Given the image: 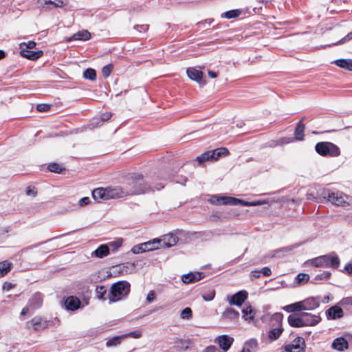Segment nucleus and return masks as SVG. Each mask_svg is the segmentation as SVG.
<instances>
[{
	"instance_id": "obj_1",
	"label": "nucleus",
	"mask_w": 352,
	"mask_h": 352,
	"mask_svg": "<svg viewBox=\"0 0 352 352\" xmlns=\"http://www.w3.org/2000/svg\"><path fill=\"white\" fill-rule=\"evenodd\" d=\"M131 285L126 280L113 283L110 289L108 298L110 302L125 298L130 292Z\"/></svg>"
},
{
	"instance_id": "obj_2",
	"label": "nucleus",
	"mask_w": 352,
	"mask_h": 352,
	"mask_svg": "<svg viewBox=\"0 0 352 352\" xmlns=\"http://www.w3.org/2000/svg\"><path fill=\"white\" fill-rule=\"evenodd\" d=\"M309 263L316 267H331L336 269L339 267L340 261L335 252L320 256L309 261Z\"/></svg>"
},
{
	"instance_id": "obj_3",
	"label": "nucleus",
	"mask_w": 352,
	"mask_h": 352,
	"mask_svg": "<svg viewBox=\"0 0 352 352\" xmlns=\"http://www.w3.org/2000/svg\"><path fill=\"white\" fill-rule=\"evenodd\" d=\"M316 151L322 156L329 155L336 157L340 155V148L334 144L329 142H321L316 144Z\"/></svg>"
},
{
	"instance_id": "obj_4",
	"label": "nucleus",
	"mask_w": 352,
	"mask_h": 352,
	"mask_svg": "<svg viewBox=\"0 0 352 352\" xmlns=\"http://www.w3.org/2000/svg\"><path fill=\"white\" fill-rule=\"evenodd\" d=\"M328 201L337 206H352V197L342 192H328Z\"/></svg>"
},
{
	"instance_id": "obj_5",
	"label": "nucleus",
	"mask_w": 352,
	"mask_h": 352,
	"mask_svg": "<svg viewBox=\"0 0 352 352\" xmlns=\"http://www.w3.org/2000/svg\"><path fill=\"white\" fill-rule=\"evenodd\" d=\"M162 241L159 239H153L147 242L142 243L134 245L131 252L133 254H138L140 253L145 252L146 251H153L160 248Z\"/></svg>"
},
{
	"instance_id": "obj_6",
	"label": "nucleus",
	"mask_w": 352,
	"mask_h": 352,
	"mask_svg": "<svg viewBox=\"0 0 352 352\" xmlns=\"http://www.w3.org/2000/svg\"><path fill=\"white\" fill-rule=\"evenodd\" d=\"M132 187L130 188L128 194L131 195H140L145 193L148 191V186L144 183L142 180V175L140 174L135 175L134 179L129 183Z\"/></svg>"
},
{
	"instance_id": "obj_7",
	"label": "nucleus",
	"mask_w": 352,
	"mask_h": 352,
	"mask_svg": "<svg viewBox=\"0 0 352 352\" xmlns=\"http://www.w3.org/2000/svg\"><path fill=\"white\" fill-rule=\"evenodd\" d=\"M48 327V322L40 316H35L32 320L26 322V327L28 329H33L35 331H39L46 329Z\"/></svg>"
},
{
	"instance_id": "obj_8",
	"label": "nucleus",
	"mask_w": 352,
	"mask_h": 352,
	"mask_svg": "<svg viewBox=\"0 0 352 352\" xmlns=\"http://www.w3.org/2000/svg\"><path fill=\"white\" fill-rule=\"evenodd\" d=\"M248 293L245 290H241L228 299L229 304L231 305L241 306L245 300L248 298Z\"/></svg>"
},
{
	"instance_id": "obj_9",
	"label": "nucleus",
	"mask_w": 352,
	"mask_h": 352,
	"mask_svg": "<svg viewBox=\"0 0 352 352\" xmlns=\"http://www.w3.org/2000/svg\"><path fill=\"white\" fill-rule=\"evenodd\" d=\"M301 316L303 319V323H305V327L306 326H315L318 324L321 318L317 315H313L307 312H302Z\"/></svg>"
},
{
	"instance_id": "obj_10",
	"label": "nucleus",
	"mask_w": 352,
	"mask_h": 352,
	"mask_svg": "<svg viewBox=\"0 0 352 352\" xmlns=\"http://www.w3.org/2000/svg\"><path fill=\"white\" fill-rule=\"evenodd\" d=\"M186 73L189 78L195 80L199 84L204 85L206 82L203 80V72L200 69H197L195 67H189L186 70Z\"/></svg>"
},
{
	"instance_id": "obj_11",
	"label": "nucleus",
	"mask_w": 352,
	"mask_h": 352,
	"mask_svg": "<svg viewBox=\"0 0 352 352\" xmlns=\"http://www.w3.org/2000/svg\"><path fill=\"white\" fill-rule=\"evenodd\" d=\"M127 195L128 192L124 191L120 187L107 188V200L111 199L121 198Z\"/></svg>"
},
{
	"instance_id": "obj_12",
	"label": "nucleus",
	"mask_w": 352,
	"mask_h": 352,
	"mask_svg": "<svg viewBox=\"0 0 352 352\" xmlns=\"http://www.w3.org/2000/svg\"><path fill=\"white\" fill-rule=\"evenodd\" d=\"M43 303V295L39 292L34 294L28 302V306L32 310H35L41 307Z\"/></svg>"
},
{
	"instance_id": "obj_13",
	"label": "nucleus",
	"mask_w": 352,
	"mask_h": 352,
	"mask_svg": "<svg viewBox=\"0 0 352 352\" xmlns=\"http://www.w3.org/2000/svg\"><path fill=\"white\" fill-rule=\"evenodd\" d=\"M233 341L234 339L227 335L220 336L216 340V342L218 343L220 348L224 351H227L230 348Z\"/></svg>"
},
{
	"instance_id": "obj_14",
	"label": "nucleus",
	"mask_w": 352,
	"mask_h": 352,
	"mask_svg": "<svg viewBox=\"0 0 352 352\" xmlns=\"http://www.w3.org/2000/svg\"><path fill=\"white\" fill-rule=\"evenodd\" d=\"M204 277L203 272H190L186 274H184L182 276V280L184 283L188 284L200 280Z\"/></svg>"
},
{
	"instance_id": "obj_15",
	"label": "nucleus",
	"mask_w": 352,
	"mask_h": 352,
	"mask_svg": "<svg viewBox=\"0 0 352 352\" xmlns=\"http://www.w3.org/2000/svg\"><path fill=\"white\" fill-rule=\"evenodd\" d=\"M64 303L65 309L69 311H76L80 306V300L77 297L73 296L67 297L65 300Z\"/></svg>"
},
{
	"instance_id": "obj_16",
	"label": "nucleus",
	"mask_w": 352,
	"mask_h": 352,
	"mask_svg": "<svg viewBox=\"0 0 352 352\" xmlns=\"http://www.w3.org/2000/svg\"><path fill=\"white\" fill-rule=\"evenodd\" d=\"M328 319L335 320L341 318L343 316V310L340 306H333L326 311Z\"/></svg>"
},
{
	"instance_id": "obj_17",
	"label": "nucleus",
	"mask_w": 352,
	"mask_h": 352,
	"mask_svg": "<svg viewBox=\"0 0 352 352\" xmlns=\"http://www.w3.org/2000/svg\"><path fill=\"white\" fill-rule=\"evenodd\" d=\"M20 54L29 60H36L43 56L41 50L33 51L32 50H20Z\"/></svg>"
},
{
	"instance_id": "obj_18",
	"label": "nucleus",
	"mask_w": 352,
	"mask_h": 352,
	"mask_svg": "<svg viewBox=\"0 0 352 352\" xmlns=\"http://www.w3.org/2000/svg\"><path fill=\"white\" fill-rule=\"evenodd\" d=\"M162 241L161 248H170L175 245L178 241V237L173 234L164 235Z\"/></svg>"
},
{
	"instance_id": "obj_19",
	"label": "nucleus",
	"mask_w": 352,
	"mask_h": 352,
	"mask_svg": "<svg viewBox=\"0 0 352 352\" xmlns=\"http://www.w3.org/2000/svg\"><path fill=\"white\" fill-rule=\"evenodd\" d=\"M303 310H314L320 305V300L316 298H308L302 300Z\"/></svg>"
},
{
	"instance_id": "obj_20",
	"label": "nucleus",
	"mask_w": 352,
	"mask_h": 352,
	"mask_svg": "<svg viewBox=\"0 0 352 352\" xmlns=\"http://www.w3.org/2000/svg\"><path fill=\"white\" fill-rule=\"evenodd\" d=\"M230 202V205L232 206H236V205H241L244 206H259L262 204V202L258 201H246L243 199H237L235 197H230V198L228 199Z\"/></svg>"
},
{
	"instance_id": "obj_21",
	"label": "nucleus",
	"mask_w": 352,
	"mask_h": 352,
	"mask_svg": "<svg viewBox=\"0 0 352 352\" xmlns=\"http://www.w3.org/2000/svg\"><path fill=\"white\" fill-rule=\"evenodd\" d=\"M289 324L292 327L299 328L305 327L303 319L300 314L299 316L296 314H291L287 318Z\"/></svg>"
},
{
	"instance_id": "obj_22",
	"label": "nucleus",
	"mask_w": 352,
	"mask_h": 352,
	"mask_svg": "<svg viewBox=\"0 0 352 352\" xmlns=\"http://www.w3.org/2000/svg\"><path fill=\"white\" fill-rule=\"evenodd\" d=\"M348 346V342L342 337L335 339L332 343V348L338 351H344Z\"/></svg>"
},
{
	"instance_id": "obj_23",
	"label": "nucleus",
	"mask_w": 352,
	"mask_h": 352,
	"mask_svg": "<svg viewBox=\"0 0 352 352\" xmlns=\"http://www.w3.org/2000/svg\"><path fill=\"white\" fill-rule=\"evenodd\" d=\"M92 197L97 201L107 200V188H98L92 191Z\"/></svg>"
},
{
	"instance_id": "obj_24",
	"label": "nucleus",
	"mask_w": 352,
	"mask_h": 352,
	"mask_svg": "<svg viewBox=\"0 0 352 352\" xmlns=\"http://www.w3.org/2000/svg\"><path fill=\"white\" fill-rule=\"evenodd\" d=\"M230 198L228 196H219V195H213L209 199V201L213 205H230L228 202L230 201L227 199Z\"/></svg>"
},
{
	"instance_id": "obj_25",
	"label": "nucleus",
	"mask_w": 352,
	"mask_h": 352,
	"mask_svg": "<svg viewBox=\"0 0 352 352\" xmlns=\"http://www.w3.org/2000/svg\"><path fill=\"white\" fill-rule=\"evenodd\" d=\"M300 342L304 344L302 339H298V343H292L285 346V350L287 352H305L303 347L300 346Z\"/></svg>"
},
{
	"instance_id": "obj_26",
	"label": "nucleus",
	"mask_w": 352,
	"mask_h": 352,
	"mask_svg": "<svg viewBox=\"0 0 352 352\" xmlns=\"http://www.w3.org/2000/svg\"><path fill=\"white\" fill-rule=\"evenodd\" d=\"M91 38V33L88 32L87 30H82L76 32V34H73L69 41H88Z\"/></svg>"
},
{
	"instance_id": "obj_27",
	"label": "nucleus",
	"mask_w": 352,
	"mask_h": 352,
	"mask_svg": "<svg viewBox=\"0 0 352 352\" xmlns=\"http://www.w3.org/2000/svg\"><path fill=\"white\" fill-rule=\"evenodd\" d=\"M334 63L346 70L352 71V59H338L334 61Z\"/></svg>"
},
{
	"instance_id": "obj_28",
	"label": "nucleus",
	"mask_w": 352,
	"mask_h": 352,
	"mask_svg": "<svg viewBox=\"0 0 352 352\" xmlns=\"http://www.w3.org/2000/svg\"><path fill=\"white\" fill-rule=\"evenodd\" d=\"M109 254V248L107 245H100L93 253L98 258H103Z\"/></svg>"
},
{
	"instance_id": "obj_29",
	"label": "nucleus",
	"mask_w": 352,
	"mask_h": 352,
	"mask_svg": "<svg viewBox=\"0 0 352 352\" xmlns=\"http://www.w3.org/2000/svg\"><path fill=\"white\" fill-rule=\"evenodd\" d=\"M302 120H301L300 122H298V123L297 124L296 129H295L294 135H295V139L296 140H302L304 138V131H305V126L304 124H302Z\"/></svg>"
},
{
	"instance_id": "obj_30",
	"label": "nucleus",
	"mask_w": 352,
	"mask_h": 352,
	"mask_svg": "<svg viewBox=\"0 0 352 352\" xmlns=\"http://www.w3.org/2000/svg\"><path fill=\"white\" fill-rule=\"evenodd\" d=\"M302 300L298 301L290 305H288L287 306H285L283 307V309L286 311L287 312H295V311H300L303 310L302 309Z\"/></svg>"
},
{
	"instance_id": "obj_31",
	"label": "nucleus",
	"mask_w": 352,
	"mask_h": 352,
	"mask_svg": "<svg viewBox=\"0 0 352 352\" xmlns=\"http://www.w3.org/2000/svg\"><path fill=\"white\" fill-rule=\"evenodd\" d=\"M239 316V313L233 308H227L223 313V317L226 319L234 320Z\"/></svg>"
},
{
	"instance_id": "obj_32",
	"label": "nucleus",
	"mask_w": 352,
	"mask_h": 352,
	"mask_svg": "<svg viewBox=\"0 0 352 352\" xmlns=\"http://www.w3.org/2000/svg\"><path fill=\"white\" fill-rule=\"evenodd\" d=\"M210 152L212 155L214 156L212 157V160H217L220 157L226 156L229 153L228 150L226 148H219L213 151H210Z\"/></svg>"
},
{
	"instance_id": "obj_33",
	"label": "nucleus",
	"mask_w": 352,
	"mask_h": 352,
	"mask_svg": "<svg viewBox=\"0 0 352 352\" xmlns=\"http://www.w3.org/2000/svg\"><path fill=\"white\" fill-rule=\"evenodd\" d=\"M124 339L122 335L114 336L111 338H109L106 342L107 347H113L117 346L121 344L122 340Z\"/></svg>"
},
{
	"instance_id": "obj_34",
	"label": "nucleus",
	"mask_w": 352,
	"mask_h": 352,
	"mask_svg": "<svg viewBox=\"0 0 352 352\" xmlns=\"http://www.w3.org/2000/svg\"><path fill=\"white\" fill-rule=\"evenodd\" d=\"M243 318L245 320L250 321L253 320L254 314V310L250 305L245 307L242 310Z\"/></svg>"
},
{
	"instance_id": "obj_35",
	"label": "nucleus",
	"mask_w": 352,
	"mask_h": 352,
	"mask_svg": "<svg viewBox=\"0 0 352 352\" xmlns=\"http://www.w3.org/2000/svg\"><path fill=\"white\" fill-rule=\"evenodd\" d=\"M283 331V329L281 327L271 329L268 334L269 338L272 340H277L282 334Z\"/></svg>"
},
{
	"instance_id": "obj_36",
	"label": "nucleus",
	"mask_w": 352,
	"mask_h": 352,
	"mask_svg": "<svg viewBox=\"0 0 352 352\" xmlns=\"http://www.w3.org/2000/svg\"><path fill=\"white\" fill-rule=\"evenodd\" d=\"M11 265L6 261L0 263V277H3L10 271Z\"/></svg>"
},
{
	"instance_id": "obj_37",
	"label": "nucleus",
	"mask_w": 352,
	"mask_h": 352,
	"mask_svg": "<svg viewBox=\"0 0 352 352\" xmlns=\"http://www.w3.org/2000/svg\"><path fill=\"white\" fill-rule=\"evenodd\" d=\"M339 305L346 309H352V296L343 298L338 302Z\"/></svg>"
},
{
	"instance_id": "obj_38",
	"label": "nucleus",
	"mask_w": 352,
	"mask_h": 352,
	"mask_svg": "<svg viewBox=\"0 0 352 352\" xmlns=\"http://www.w3.org/2000/svg\"><path fill=\"white\" fill-rule=\"evenodd\" d=\"M212 157L210 151H206L201 154L200 156L197 157V160L199 164H202L204 162L211 160L212 161Z\"/></svg>"
},
{
	"instance_id": "obj_39",
	"label": "nucleus",
	"mask_w": 352,
	"mask_h": 352,
	"mask_svg": "<svg viewBox=\"0 0 352 352\" xmlns=\"http://www.w3.org/2000/svg\"><path fill=\"white\" fill-rule=\"evenodd\" d=\"M83 77L86 79L94 80L96 78V72L92 68H88L83 72Z\"/></svg>"
},
{
	"instance_id": "obj_40",
	"label": "nucleus",
	"mask_w": 352,
	"mask_h": 352,
	"mask_svg": "<svg viewBox=\"0 0 352 352\" xmlns=\"http://www.w3.org/2000/svg\"><path fill=\"white\" fill-rule=\"evenodd\" d=\"M96 296L98 299L102 300H105L106 298L104 295L107 293V289L104 286L100 285L98 286L96 289Z\"/></svg>"
},
{
	"instance_id": "obj_41",
	"label": "nucleus",
	"mask_w": 352,
	"mask_h": 352,
	"mask_svg": "<svg viewBox=\"0 0 352 352\" xmlns=\"http://www.w3.org/2000/svg\"><path fill=\"white\" fill-rule=\"evenodd\" d=\"M142 331L141 330L138 329V330H135V331H131L127 333L122 334V337L124 338V339L129 338V337L137 339V338H140L142 336Z\"/></svg>"
},
{
	"instance_id": "obj_42",
	"label": "nucleus",
	"mask_w": 352,
	"mask_h": 352,
	"mask_svg": "<svg viewBox=\"0 0 352 352\" xmlns=\"http://www.w3.org/2000/svg\"><path fill=\"white\" fill-rule=\"evenodd\" d=\"M47 168L50 171L60 173L64 169L60 164L57 163L49 164Z\"/></svg>"
},
{
	"instance_id": "obj_43",
	"label": "nucleus",
	"mask_w": 352,
	"mask_h": 352,
	"mask_svg": "<svg viewBox=\"0 0 352 352\" xmlns=\"http://www.w3.org/2000/svg\"><path fill=\"white\" fill-rule=\"evenodd\" d=\"M331 273L329 271H324L322 273H320L319 274H317L314 280H328L331 277Z\"/></svg>"
},
{
	"instance_id": "obj_44",
	"label": "nucleus",
	"mask_w": 352,
	"mask_h": 352,
	"mask_svg": "<svg viewBox=\"0 0 352 352\" xmlns=\"http://www.w3.org/2000/svg\"><path fill=\"white\" fill-rule=\"evenodd\" d=\"M240 14V11L239 10H232L222 14V16L227 19H232L237 17Z\"/></svg>"
},
{
	"instance_id": "obj_45",
	"label": "nucleus",
	"mask_w": 352,
	"mask_h": 352,
	"mask_svg": "<svg viewBox=\"0 0 352 352\" xmlns=\"http://www.w3.org/2000/svg\"><path fill=\"white\" fill-rule=\"evenodd\" d=\"M113 67V66L112 64L107 65L102 67V74L104 78H107L110 76V74L112 72Z\"/></svg>"
},
{
	"instance_id": "obj_46",
	"label": "nucleus",
	"mask_w": 352,
	"mask_h": 352,
	"mask_svg": "<svg viewBox=\"0 0 352 352\" xmlns=\"http://www.w3.org/2000/svg\"><path fill=\"white\" fill-rule=\"evenodd\" d=\"M36 43L33 41H30L28 43L23 42L19 45L20 50H32L35 47Z\"/></svg>"
},
{
	"instance_id": "obj_47",
	"label": "nucleus",
	"mask_w": 352,
	"mask_h": 352,
	"mask_svg": "<svg viewBox=\"0 0 352 352\" xmlns=\"http://www.w3.org/2000/svg\"><path fill=\"white\" fill-rule=\"evenodd\" d=\"M309 276L307 274L304 273H300L296 277L297 283L300 284L307 283L309 280Z\"/></svg>"
},
{
	"instance_id": "obj_48",
	"label": "nucleus",
	"mask_w": 352,
	"mask_h": 352,
	"mask_svg": "<svg viewBox=\"0 0 352 352\" xmlns=\"http://www.w3.org/2000/svg\"><path fill=\"white\" fill-rule=\"evenodd\" d=\"M215 296V291L214 289L210 290L202 294V298L206 301H210L214 299Z\"/></svg>"
},
{
	"instance_id": "obj_49",
	"label": "nucleus",
	"mask_w": 352,
	"mask_h": 352,
	"mask_svg": "<svg viewBox=\"0 0 352 352\" xmlns=\"http://www.w3.org/2000/svg\"><path fill=\"white\" fill-rule=\"evenodd\" d=\"M122 239H118L115 241H111L108 243L109 248H112L113 250H117L118 248H120L122 245Z\"/></svg>"
},
{
	"instance_id": "obj_50",
	"label": "nucleus",
	"mask_w": 352,
	"mask_h": 352,
	"mask_svg": "<svg viewBox=\"0 0 352 352\" xmlns=\"http://www.w3.org/2000/svg\"><path fill=\"white\" fill-rule=\"evenodd\" d=\"M180 316L183 319L190 318L192 317V310L189 307H186L182 311Z\"/></svg>"
},
{
	"instance_id": "obj_51",
	"label": "nucleus",
	"mask_w": 352,
	"mask_h": 352,
	"mask_svg": "<svg viewBox=\"0 0 352 352\" xmlns=\"http://www.w3.org/2000/svg\"><path fill=\"white\" fill-rule=\"evenodd\" d=\"M43 1L45 4L49 3L54 7H63L65 4L63 0H43Z\"/></svg>"
},
{
	"instance_id": "obj_52",
	"label": "nucleus",
	"mask_w": 352,
	"mask_h": 352,
	"mask_svg": "<svg viewBox=\"0 0 352 352\" xmlns=\"http://www.w3.org/2000/svg\"><path fill=\"white\" fill-rule=\"evenodd\" d=\"M245 346L249 349H253V348H256V346H257L256 340V339H250V340L247 341L245 343Z\"/></svg>"
},
{
	"instance_id": "obj_53",
	"label": "nucleus",
	"mask_w": 352,
	"mask_h": 352,
	"mask_svg": "<svg viewBox=\"0 0 352 352\" xmlns=\"http://www.w3.org/2000/svg\"><path fill=\"white\" fill-rule=\"evenodd\" d=\"M351 39H352V32L347 34L346 36H345L344 38H342L341 40H340L337 43H333V45L343 44V43L350 41Z\"/></svg>"
},
{
	"instance_id": "obj_54",
	"label": "nucleus",
	"mask_w": 352,
	"mask_h": 352,
	"mask_svg": "<svg viewBox=\"0 0 352 352\" xmlns=\"http://www.w3.org/2000/svg\"><path fill=\"white\" fill-rule=\"evenodd\" d=\"M36 109L40 112H45L50 110V106L47 104H39L37 105Z\"/></svg>"
},
{
	"instance_id": "obj_55",
	"label": "nucleus",
	"mask_w": 352,
	"mask_h": 352,
	"mask_svg": "<svg viewBox=\"0 0 352 352\" xmlns=\"http://www.w3.org/2000/svg\"><path fill=\"white\" fill-rule=\"evenodd\" d=\"M148 25L144 24V25H136L134 26V28L137 30L139 32H146L148 30Z\"/></svg>"
},
{
	"instance_id": "obj_56",
	"label": "nucleus",
	"mask_w": 352,
	"mask_h": 352,
	"mask_svg": "<svg viewBox=\"0 0 352 352\" xmlns=\"http://www.w3.org/2000/svg\"><path fill=\"white\" fill-rule=\"evenodd\" d=\"M259 271L264 276H270L272 274V270L268 267H264Z\"/></svg>"
},
{
	"instance_id": "obj_57",
	"label": "nucleus",
	"mask_w": 352,
	"mask_h": 352,
	"mask_svg": "<svg viewBox=\"0 0 352 352\" xmlns=\"http://www.w3.org/2000/svg\"><path fill=\"white\" fill-rule=\"evenodd\" d=\"M155 299V293L154 291H150L146 296V301L148 303H151Z\"/></svg>"
},
{
	"instance_id": "obj_58",
	"label": "nucleus",
	"mask_w": 352,
	"mask_h": 352,
	"mask_svg": "<svg viewBox=\"0 0 352 352\" xmlns=\"http://www.w3.org/2000/svg\"><path fill=\"white\" fill-rule=\"evenodd\" d=\"M89 202H90L89 198L87 197H85L79 200L78 204L80 207H83V206L88 205L89 204Z\"/></svg>"
},
{
	"instance_id": "obj_59",
	"label": "nucleus",
	"mask_w": 352,
	"mask_h": 352,
	"mask_svg": "<svg viewBox=\"0 0 352 352\" xmlns=\"http://www.w3.org/2000/svg\"><path fill=\"white\" fill-rule=\"evenodd\" d=\"M202 352H221L220 350L214 345L206 347Z\"/></svg>"
},
{
	"instance_id": "obj_60",
	"label": "nucleus",
	"mask_w": 352,
	"mask_h": 352,
	"mask_svg": "<svg viewBox=\"0 0 352 352\" xmlns=\"http://www.w3.org/2000/svg\"><path fill=\"white\" fill-rule=\"evenodd\" d=\"M283 318V315L281 313H275L272 316L273 320L277 321V322H281Z\"/></svg>"
},
{
	"instance_id": "obj_61",
	"label": "nucleus",
	"mask_w": 352,
	"mask_h": 352,
	"mask_svg": "<svg viewBox=\"0 0 352 352\" xmlns=\"http://www.w3.org/2000/svg\"><path fill=\"white\" fill-rule=\"evenodd\" d=\"M111 117V113L110 112H106L101 115V120L102 121H107Z\"/></svg>"
},
{
	"instance_id": "obj_62",
	"label": "nucleus",
	"mask_w": 352,
	"mask_h": 352,
	"mask_svg": "<svg viewBox=\"0 0 352 352\" xmlns=\"http://www.w3.org/2000/svg\"><path fill=\"white\" fill-rule=\"evenodd\" d=\"M213 20H206L204 21H200L197 23V25L201 26L202 25L204 28L205 27L206 24H208V25H210Z\"/></svg>"
},
{
	"instance_id": "obj_63",
	"label": "nucleus",
	"mask_w": 352,
	"mask_h": 352,
	"mask_svg": "<svg viewBox=\"0 0 352 352\" xmlns=\"http://www.w3.org/2000/svg\"><path fill=\"white\" fill-rule=\"evenodd\" d=\"M344 270L349 274H352V263H348L345 265Z\"/></svg>"
},
{
	"instance_id": "obj_64",
	"label": "nucleus",
	"mask_w": 352,
	"mask_h": 352,
	"mask_svg": "<svg viewBox=\"0 0 352 352\" xmlns=\"http://www.w3.org/2000/svg\"><path fill=\"white\" fill-rule=\"evenodd\" d=\"M251 276L255 278H258L261 276V273L259 270H254L251 272Z\"/></svg>"
}]
</instances>
